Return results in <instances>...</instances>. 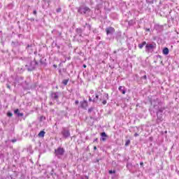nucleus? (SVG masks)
<instances>
[{"label": "nucleus", "instance_id": "obj_40", "mask_svg": "<svg viewBox=\"0 0 179 179\" xmlns=\"http://www.w3.org/2000/svg\"><path fill=\"white\" fill-rule=\"evenodd\" d=\"M75 103H76V105L79 104V101H78V100H76V101H75Z\"/></svg>", "mask_w": 179, "mask_h": 179}, {"label": "nucleus", "instance_id": "obj_61", "mask_svg": "<svg viewBox=\"0 0 179 179\" xmlns=\"http://www.w3.org/2000/svg\"><path fill=\"white\" fill-rule=\"evenodd\" d=\"M34 54H37V51H35V52H34Z\"/></svg>", "mask_w": 179, "mask_h": 179}, {"label": "nucleus", "instance_id": "obj_7", "mask_svg": "<svg viewBox=\"0 0 179 179\" xmlns=\"http://www.w3.org/2000/svg\"><path fill=\"white\" fill-rule=\"evenodd\" d=\"M59 94H61V92H52L50 94V99L52 101H56L57 104H61V101H59Z\"/></svg>", "mask_w": 179, "mask_h": 179}, {"label": "nucleus", "instance_id": "obj_21", "mask_svg": "<svg viewBox=\"0 0 179 179\" xmlns=\"http://www.w3.org/2000/svg\"><path fill=\"white\" fill-rule=\"evenodd\" d=\"M96 3H97V6L99 8H100V6H101L103 5V0H95Z\"/></svg>", "mask_w": 179, "mask_h": 179}, {"label": "nucleus", "instance_id": "obj_17", "mask_svg": "<svg viewBox=\"0 0 179 179\" xmlns=\"http://www.w3.org/2000/svg\"><path fill=\"white\" fill-rule=\"evenodd\" d=\"M169 52H170V50H169V48H164L162 50V53L164 55H169Z\"/></svg>", "mask_w": 179, "mask_h": 179}, {"label": "nucleus", "instance_id": "obj_46", "mask_svg": "<svg viewBox=\"0 0 179 179\" xmlns=\"http://www.w3.org/2000/svg\"><path fill=\"white\" fill-rule=\"evenodd\" d=\"M26 85L29 86V83L27 82V80L25 81Z\"/></svg>", "mask_w": 179, "mask_h": 179}, {"label": "nucleus", "instance_id": "obj_35", "mask_svg": "<svg viewBox=\"0 0 179 179\" xmlns=\"http://www.w3.org/2000/svg\"><path fill=\"white\" fill-rule=\"evenodd\" d=\"M33 14L35 15V16H37V10H34L33 11Z\"/></svg>", "mask_w": 179, "mask_h": 179}, {"label": "nucleus", "instance_id": "obj_33", "mask_svg": "<svg viewBox=\"0 0 179 179\" xmlns=\"http://www.w3.org/2000/svg\"><path fill=\"white\" fill-rule=\"evenodd\" d=\"M104 97L106 99V100H108V94H105Z\"/></svg>", "mask_w": 179, "mask_h": 179}, {"label": "nucleus", "instance_id": "obj_15", "mask_svg": "<svg viewBox=\"0 0 179 179\" xmlns=\"http://www.w3.org/2000/svg\"><path fill=\"white\" fill-rule=\"evenodd\" d=\"M81 108H86L87 107V101H83L80 102Z\"/></svg>", "mask_w": 179, "mask_h": 179}, {"label": "nucleus", "instance_id": "obj_26", "mask_svg": "<svg viewBox=\"0 0 179 179\" xmlns=\"http://www.w3.org/2000/svg\"><path fill=\"white\" fill-rule=\"evenodd\" d=\"M40 64H41V65H44V66L47 65V64H45V62H43V59H40Z\"/></svg>", "mask_w": 179, "mask_h": 179}, {"label": "nucleus", "instance_id": "obj_28", "mask_svg": "<svg viewBox=\"0 0 179 179\" xmlns=\"http://www.w3.org/2000/svg\"><path fill=\"white\" fill-rule=\"evenodd\" d=\"M93 110H94V108H93V107L90 108L88 109V113H89V114H90V113H92V112L93 111Z\"/></svg>", "mask_w": 179, "mask_h": 179}, {"label": "nucleus", "instance_id": "obj_54", "mask_svg": "<svg viewBox=\"0 0 179 179\" xmlns=\"http://www.w3.org/2000/svg\"><path fill=\"white\" fill-rule=\"evenodd\" d=\"M54 103L52 102H50V106H52Z\"/></svg>", "mask_w": 179, "mask_h": 179}, {"label": "nucleus", "instance_id": "obj_51", "mask_svg": "<svg viewBox=\"0 0 179 179\" xmlns=\"http://www.w3.org/2000/svg\"><path fill=\"white\" fill-rule=\"evenodd\" d=\"M59 73L61 75V73H62V70L61 69L59 70Z\"/></svg>", "mask_w": 179, "mask_h": 179}, {"label": "nucleus", "instance_id": "obj_10", "mask_svg": "<svg viewBox=\"0 0 179 179\" xmlns=\"http://www.w3.org/2000/svg\"><path fill=\"white\" fill-rule=\"evenodd\" d=\"M106 34L107 36L108 35H113L114 34V33H115V29H114V27H108L106 29Z\"/></svg>", "mask_w": 179, "mask_h": 179}, {"label": "nucleus", "instance_id": "obj_63", "mask_svg": "<svg viewBox=\"0 0 179 179\" xmlns=\"http://www.w3.org/2000/svg\"><path fill=\"white\" fill-rule=\"evenodd\" d=\"M114 163H115V162H113V164H114Z\"/></svg>", "mask_w": 179, "mask_h": 179}, {"label": "nucleus", "instance_id": "obj_43", "mask_svg": "<svg viewBox=\"0 0 179 179\" xmlns=\"http://www.w3.org/2000/svg\"><path fill=\"white\" fill-rule=\"evenodd\" d=\"M145 31H150V29L146 28V29H145Z\"/></svg>", "mask_w": 179, "mask_h": 179}, {"label": "nucleus", "instance_id": "obj_1", "mask_svg": "<svg viewBox=\"0 0 179 179\" xmlns=\"http://www.w3.org/2000/svg\"><path fill=\"white\" fill-rule=\"evenodd\" d=\"M166 110L164 103L160 99L156 98L151 100V107L150 108V113L151 115H157V122H162L163 121V113Z\"/></svg>", "mask_w": 179, "mask_h": 179}, {"label": "nucleus", "instance_id": "obj_6", "mask_svg": "<svg viewBox=\"0 0 179 179\" xmlns=\"http://www.w3.org/2000/svg\"><path fill=\"white\" fill-rule=\"evenodd\" d=\"M55 155L57 159H62V156L65 155V149L62 147H59L55 150Z\"/></svg>", "mask_w": 179, "mask_h": 179}, {"label": "nucleus", "instance_id": "obj_20", "mask_svg": "<svg viewBox=\"0 0 179 179\" xmlns=\"http://www.w3.org/2000/svg\"><path fill=\"white\" fill-rule=\"evenodd\" d=\"M85 29H87V30H89V31H92V25L88 23H86L85 26Z\"/></svg>", "mask_w": 179, "mask_h": 179}, {"label": "nucleus", "instance_id": "obj_5", "mask_svg": "<svg viewBox=\"0 0 179 179\" xmlns=\"http://www.w3.org/2000/svg\"><path fill=\"white\" fill-rule=\"evenodd\" d=\"M60 134L63 139L71 138V129H69V127H62Z\"/></svg>", "mask_w": 179, "mask_h": 179}, {"label": "nucleus", "instance_id": "obj_2", "mask_svg": "<svg viewBox=\"0 0 179 179\" xmlns=\"http://www.w3.org/2000/svg\"><path fill=\"white\" fill-rule=\"evenodd\" d=\"M22 61L25 62V67L29 71H34V69H36V66L38 65V62L36 59H34L33 61L29 57H24Z\"/></svg>", "mask_w": 179, "mask_h": 179}, {"label": "nucleus", "instance_id": "obj_56", "mask_svg": "<svg viewBox=\"0 0 179 179\" xmlns=\"http://www.w3.org/2000/svg\"><path fill=\"white\" fill-rule=\"evenodd\" d=\"M110 68H111V69H113V68H114V66H110Z\"/></svg>", "mask_w": 179, "mask_h": 179}, {"label": "nucleus", "instance_id": "obj_38", "mask_svg": "<svg viewBox=\"0 0 179 179\" xmlns=\"http://www.w3.org/2000/svg\"><path fill=\"white\" fill-rule=\"evenodd\" d=\"M6 87L7 89H9L10 90V85H9L8 84H6Z\"/></svg>", "mask_w": 179, "mask_h": 179}, {"label": "nucleus", "instance_id": "obj_19", "mask_svg": "<svg viewBox=\"0 0 179 179\" xmlns=\"http://www.w3.org/2000/svg\"><path fill=\"white\" fill-rule=\"evenodd\" d=\"M145 45H146V41H143L141 43L138 44V48H140V50H142V48H143Z\"/></svg>", "mask_w": 179, "mask_h": 179}, {"label": "nucleus", "instance_id": "obj_58", "mask_svg": "<svg viewBox=\"0 0 179 179\" xmlns=\"http://www.w3.org/2000/svg\"><path fill=\"white\" fill-rule=\"evenodd\" d=\"M97 39H98V40H100V36H98V37H97Z\"/></svg>", "mask_w": 179, "mask_h": 179}, {"label": "nucleus", "instance_id": "obj_23", "mask_svg": "<svg viewBox=\"0 0 179 179\" xmlns=\"http://www.w3.org/2000/svg\"><path fill=\"white\" fill-rule=\"evenodd\" d=\"M68 82H69V79L63 80L62 83L64 86H66L68 85Z\"/></svg>", "mask_w": 179, "mask_h": 179}, {"label": "nucleus", "instance_id": "obj_37", "mask_svg": "<svg viewBox=\"0 0 179 179\" xmlns=\"http://www.w3.org/2000/svg\"><path fill=\"white\" fill-rule=\"evenodd\" d=\"M78 43H83V40L82 38L78 39Z\"/></svg>", "mask_w": 179, "mask_h": 179}, {"label": "nucleus", "instance_id": "obj_25", "mask_svg": "<svg viewBox=\"0 0 179 179\" xmlns=\"http://www.w3.org/2000/svg\"><path fill=\"white\" fill-rule=\"evenodd\" d=\"M129 145H131V140H127L124 145L129 146Z\"/></svg>", "mask_w": 179, "mask_h": 179}, {"label": "nucleus", "instance_id": "obj_59", "mask_svg": "<svg viewBox=\"0 0 179 179\" xmlns=\"http://www.w3.org/2000/svg\"><path fill=\"white\" fill-rule=\"evenodd\" d=\"M157 57H158L159 58H161V57H162V56H160V55H158V56H157Z\"/></svg>", "mask_w": 179, "mask_h": 179}, {"label": "nucleus", "instance_id": "obj_29", "mask_svg": "<svg viewBox=\"0 0 179 179\" xmlns=\"http://www.w3.org/2000/svg\"><path fill=\"white\" fill-rule=\"evenodd\" d=\"M141 79L146 80V79H148V77L146 76V75L143 76L141 77Z\"/></svg>", "mask_w": 179, "mask_h": 179}, {"label": "nucleus", "instance_id": "obj_9", "mask_svg": "<svg viewBox=\"0 0 179 179\" xmlns=\"http://www.w3.org/2000/svg\"><path fill=\"white\" fill-rule=\"evenodd\" d=\"M35 45L34 44H28L26 47V50L29 54H33L34 51Z\"/></svg>", "mask_w": 179, "mask_h": 179}, {"label": "nucleus", "instance_id": "obj_49", "mask_svg": "<svg viewBox=\"0 0 179 179\" xmlns=\"http://www.w3.org/2000/svg\"><path fill=\"white\" fill-rule=\"evenodd\" d=\"M94 150H97V147L94 146Z\"/></svg>", "mask_w": 179, "mask_h": 179}, {"label": "nucleus", "instance_id": "obj_13", "mask_svg": "<svg viewBox=\"0 0 179 179\" xmlns=\"http://www.w3.org/2000/svg\"><path fill=\"white\" fill-rule=\"evenodd\" d=\"M118 90L122 94H125L127 93V89H125L124 86H120Z\"/></svg>", "mask_w": 179, "mask_h": 179}, {"label": "nucleus", "instance_id": "obj_8", "mask_svg": "<svg viewBox=\"0 0 179 179\" xmlns=\"http://www.w3.org/2000/svg\"><path fill=\"white\" fill-rule=\"evenodd\" d=\"M83 37V30L82 29V28H76V35L74 36L75 38H76V37Z\"/></svg>", "mask_w": 179, "mask_h": 179}, {"label": "nucleus", "instance_id": "obj_39", "mask_svg": "<svg viewBox=\"0 0 179 179\" xmlns=\"http://www.w3.org/2000/svg\"><path fill=\"white\" fill-rule=\"evenodd\" d=\"M18 37H19V38H20V37H23V35L20 34H18Z\"/></svg>", "mask_w": 179, "mask_h": 179}, {"label": "nucleus", "instance_id": "obj_30", "mask_svg": "<svg viewBox=\"0 0 179 179\" xmlns=\"http://www.w3.org/2000/svg\"><path fill=\"white\" fill-rule=\"evenodd\" d=\"M102 104H103V106H106V104H107V99H105L102 101Z\"/></svg>", "mask_w": 179, "mask_h": 179}, {"label": "nucleus", "instance_id": "obj_57", "mask_svg": "<svg viewBox=\"0 0 179 179\" xmlns=\"http://www.w3.org/2000/svg\"><path fill=\"white\" fill-rule=\"evenodd\" d=\"M20 79H21L22 80H23L24 78H23V77H20Z\"/></svg>", "mask_w": 179, "mask_h": 179}, {"label": "nucleus", "instance_id": "obj_14", "mask_svg": "<svg viewBox=\"0 0 179 179\" xmlns=\"http://www.w3.org/2000/svg\"><path fill=\"white\" fill-rule=\"evenodd\" d=\"M14 114H16V115L17 117H23L24 114L23 113H20V111L19 110V109H15L14 110Z\"/></svg>", "mask_w": 179, "mask_h": 179}, {"label": "nucleus", "instance_id": "obj_32", "mask_svg": "<svg viewBox=\"0 0 179 179\" xmlns=\"http://www.w3.org/2000/svg\"><path fill=\"white\" fill-rule=\"evenodd\" d=\"M109 174H115V171H113V170L109 171Z\"/></svg>", "mask_w": 179, "mask_h": 179}, {"label": "nucleus", "instance_id": "obj_12", "mask_svg": "<svg viewBox=\"0 0 179 179\" xmlns=\"http://www.w3.org/2000/svg\"><path fill=\"white\" fill-rule=\"evenodd\" d=\"M155 29L157 31V33H162V31L163 30V25L157 24L155 26Z\"/></svg>", "mask_w": 179, "mask_h": 179}, {"label": "nucleus", "instance_id": "obj_31", "mask_svg": "<svg viewBox=\"0 0 179 179\" xmlns=\"http://www.w3.org/2000/svg\"><path fill=\"white\" fill-rule=\"evenodd\" d=\"M7 115H8V117H12V115H13V114H12V113H10V112H8Z\"/></svg>", "mask_w": 179, "mask_h": 179}, {"label": "nucleus", "instance_id": "obj_16", "mask_svg": "<svg viewBox=\"0 0 179 179\" xmlns=\"http://www.w3.org/2000/svg\"><path fill=\"white\" fill-rule=\"evenodd\" d=\"M101 141H103V142H105V141H106V138H107V134H106V132H102L101 134Z\"/></svg>", "mask_w": 179, "mask_h": 179}, {"label": "nucleus", "instance_id": "obj_48", "mask_svg": "<svg viewBox=\"0 0 179 179\" xmlns=\"http://www.w3.org/2000/svg\"><path fill=\"white\" fill-rule=\"evenodd\" d=\"M89 101H93V100L92 99V97L89 98Z\"/></svg>", "mask_w": 179, "mask_h": 179}, {"label": "nucleus", "instance_id": "obj_4", "mask_svg": "<svg viewBox=\"0 0 179 179\" xmlns=\"http://www.w3.org/2000/svg\"><path fill=\"white\" fill-rule=\"evenodd\" d=\"M157 47V45L155 43V42H151V43H146L145 45V52H147V54H150L153 52L155 51V50H156Z\"/></svg>", "mask_w": 179, "mask_h": 179}, {"label": "nucleus", "instance_id": "obj_52", "mask_svg": "<svg viewBox=\"0 0 179 179\" xmlns=\"http://www.w3.org/2000/svg\"><path fill=\"white\" fill-rule=\"evenodd\" d=\"M57 64H54V65H53V67H54V68H57Z\"/></svg>", "mask_w": 179, "mask_h": 179}, {"label": "nucleus", "instance_id": "obj_27", "mask_svg": "<svg viewBox=\"0 0 179 179\" xmlns=\"http://www.w3.org/2000/svg\"><path fill=\"white\" fill-rule=\"evenodd\" d=\"M62 8L61 7H59V8L56 10V12H57V13H59L60 12H62Z\"/></svg>", "mask_w": 179, "mask_h": 179}, {"label": "nucleus", "instance_id": "obj_42", "mask_svg": "<svg viewBox=\"0 0 179 179\" xmlns=\"http://www.w3.org/2000/svg\"><path fill=\"white\" fill-rule=\"evenodd\" d=\"M134 136H139V134L135 133V134H134Z\"/></svg>", "mask_w": 179, "mask_h": 179}, {"label": "nucleus", "instance_id": "obj_50", "mask_svg": "<svg viewBox=\"0 0 179 179\" xmlns=\"http://www.w3.org/2000/svg\"><path fill=\"white\" fill-rule=\"evenodd\" d=\"M82 179H89V177L85 176L84 178H82Z\"/></svg>", "mask_w": 179, "mask_h": 179}, {"label": "nucleus", "instance_id": "obj_55", "mask_svg": "<svg viewBox=\"0 0 179 179\" xmlns=\"http://www.w3.org/2000/svg\"><path fill=\"white\" fill-rule=\"evenodd\" d=\"M83 68H86L87 66H86V64H83Z\"/></svg>", "mask_w": 179, "mask_h": 179}, {"label": "nucleus", "instance_id": "obj_47", "mask_svg": "<svg viewBox=\"0 0 179 179\" xmlns=\"http://www.w3.org/2000/svg\"><path fill=\"white\" fill-rule=\"evenodd\" d=\"M100 162V159H96V163H99Z\"/></svg>", "mask_w": 179, "mask_h": 179}, {"label": "nucleus", "instance_id": "obj_45", "mask_svg": "<svg viewBox=\"0 0 179 179\" xmlns=\"http://www.w3.org/2000/svg\"><path fill=\"white\" fill-rule=\"evenodd\" d=\"M140 166H141V167H143V162H140Z\"/></svg>", "mask_w": 179, "mask_h": 179}, {"label": "nucleus", "instance_id": "obj_60", "mask_svg": "<svg viewBox=\"0 0 179 179\" xmlns=\"http://www.w3.org/2000/svg\"><path fill=\"white\" fill-rule=\"evenodd\" d=\"M114 54H117V51H114Z\"/></svg>", "mask_w": 179, "mask_h": 179}, {"label": "nucleus", "instance_id": "obj_41", "mask_svg": "<svg viewBox=\"0 0 179 179\" xmlns=\"http://www.w3.org/2000/svg\"><path fill=\"white\" fill-rule=\"evenodd\" d=\"M16 139H13V140H11V142H13V143H15V142H16Z\"/></svg>", "mask_w": 179, "mask_h": 179}, {"label": "nucleus", "instance_id": "obj_11", "mask_svg": "<svg viewBox=\"0 0 179 179\" xmlns=\"http://www.w3.org/2000/svg\"><path fill=\"white\" fill-rule=\"evenodd\" d=\"M52 34L53 36H55V37H61V36L62 35V32L57 30V29H53L52 31Z\"/></svg>", "mask_w": 179, "mask_h": 179}, {"label": "nucleus", "instance_id": "obj_34", "mask_svg": "<svg viewBox=\"0 0 179 179\" xmlns=\"http://www.w3.org/2000/svg\"><path fill=\"white\" fill-rule=\"evenodd\" d=\"M131 166H132V164H131V163H129V162H128L127 164V167L128 168V167H131Z\"/></svg>", "mask_w": 179, "mask_h": 179}, {"label": "nucleus", "instance_id": "obj_53", "mask_svg": "<svg viewBox=\"0 0 179 179\" xmlns=\"http://www.w3.org/2000/svg\"><path fill=\"white\" fill-rule=\"evenodd\" d=\"M62 71H63V72H66V69H63Z\"/></svg>", "mask_w": 179, "mask_h": 179}, {"label": "nucleus", "instance_id": "obj_24", "mask_svg": "<svg viewBox=\"0 0 179 179\" xmlns=\"http://www.w3.org/2000/svg\"><path fill=\"white\" fill-rule=\"evenodd\" d=\"M97 100H99V94H96L95 98L93 99V102L96 103V101H97Z\"/></svg>", "mask_w": 179, "mask_h": 179}, {"label": "nucleus", "instance_id": "obj_64", "mask_svg": "<svg viewBox=\"0 0 179 179\" xmlns=\"http://www.w3.org/2000/svg\"><path fill=\"white\" fill-rule=\"evenodd\" d=\"M1 3H0V8H1Z\"/></svg>", "mask_w": 179, "mask_h": 179}, {"label": "nucleus", "instance_id": "obj_44", "mask_svg": "<svg viewBox=\"0 0 179 179\" xmlns=\"http://www.w3.org/2000/svg\"><path fill=\"white\" fill-rule=\"evenodd\" d=\"M97 141H99V138H95L94 139L93 142H97Z\"/></svg>", "mask_w": 179, "mask_h": 179}, {"label": "nucleus", "instance_id": "obj_36", "mask_svg": "<svg viewBox=\"0 0 179 179\" xmlns=\"http://www.w3.org/2000/svg\"><path fill=\"white\" fill-rule=\"evenodd\" d=\"M120 37H121V33H118L116 36L117 38H120Z\"/></svg>", "mask_w": 179, "mask_h": 179}, {"label": "nucleus", "instance_id": "obj_62", "mask_svg": "<svg viewBox=\"0 0 179 179\" xmlns=\"http://www.w3.org/2000/svg\"><path fill=\"white\" fill-rule=\"evenodd\" d=\"M27 80H30V78H27Z\"/></svg>", "mask_w": 179, "mask_h": 179}, {"label": "nucleus", "instance_id": "obj_18", "mask_svg": "<svg viewBox=\"0 0 179 179\" xmlns=\"http://www.w3.org/2000/svg\"><path fill=\"white\" fill-rule=\"evenodd\" d=\"M45 135V131H41L38 133V136L39 138H44Z\"/></svg>", "mask_w": 179, "mask_h": 179}, {"label": "nucleus", "instance_id": "obj_3", "mask_svg": "<svg viewBox=\"0 0 179 179\" xmlns=\"http://www.w3.org/2000/svg\"><path fill=\"white\" fill-rule=\"evenodd\" d=\"M77 12L80 15H83L85 16V17H89V16H92V10L90 8L87 7L85 5L80 6L77 8Z\"/></svg>", "mask_w": 179, "mask_h": 179}, {"label": "nucleus", "instance_id": "obj_22", "mask_svg": "<svg viewBox=\"0 0 179 179\" xmlns=\"http://www.w3.org/2000/svg\"><path fill=\"white\" fill-rule=\"evenodd\" d=\"M11 45H13V47H17L19 45V42L18 41L12 42Z\"/></svg>", "mask_w": 179, "mask_h": 179}]
</instances>
